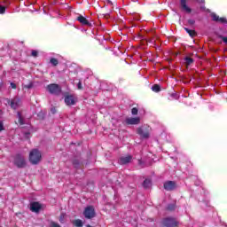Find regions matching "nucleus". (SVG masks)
Here are the masks:
<instances>
[{
  "label": "nucleus",
  "instance_id": "21",
  "mask_svg": "<svg viewBox=\"0 0 227 227\" xmlns=\"http://www.w3.org/2000/svg\"><path fill=\"white\" fill-rule=\"evenodd\" d=\"M211 17H212V20H214V22H219L220 17L217 16V14L212 13V14H211Z\"/></svg>",
  "mask_w": 227,
  "mask_h": 227
},
{
  "label": "nucleus",
  "instance_id": "14",
  "mask_svg": "<svg viewBox=\"0 0 227 227\" xmlns=\"http://www.w3.org/2000/svg\"><path fill=\"white\" fill-rule=\"evenodd\" d=\"M20 100L18 98L12 99L11 101V107L12 109H17L19 107Z\"/></svg>",
  "mask_w": 227,
  "mask_h": 227
},
{
  "label": "nucleus",
  "instance_id": "33",
  "mask_svg": "<svg viewBox=\"0 0 227 227\" xmlns=\"http://www.w3.org/2000/svg\"><path fill=\"white\" fill-rule=\"evenodd\" d=\"M11 88H12V90H17V84L11 82Z\"/></svg>",
  "mask_w": 227,
  "mask_h": 227
},
{
  "label": "nucleus",
  "instance_id": "10",
  "mask_svg": "<svg viewBox=\"0 0 227 227\" xmlns=\"http://www.w3.org/2000/svg\"><path fill=\"white\" fill-rule=\"evenodd\" d=\"M137 134L139 136H141L142 137H144V139H148V137H150V133L148 132V130H146L143 128L137 129Z\"/></svg>",
  "mask_w": 227,
  "mask_h": 227
},
{
  "label": "nucleus",
  "instance_id": "24",
  "mask_svg": "<svg viewBox=\"0 0 227 227\" xmlns=\"http://www.w3.org/2000/svg\"><path fill=\"white\" fill-rule=\"evenodd\" d=\"M6 12V7L0 5V14L3 15Z\"/></svg>",
  "mask_w": 227,
  "mask_h": 227
},
{
  "label": "nucleus",
  "instance_id": "17",
  "mask_svg": "<svg viewBox=\"0 0 227 227\" xmlns=\"http://www.w3.org/2000/svg\"><path fill=\"white\" fill-rule=\"evenodd\" d=\"M73 224H74V226H76V227H82L83 226L82 220H81V219L74 220L73 222Z\"/></svg>",
  "mask_w": 227,
  "mask_h": 227
},
{
  "label": "nucleus",
  "instance_id": "27",
  "mask_svg": "<svg viewBox=\"0 0 227 227\" xmlns=\"http://www.w3.org/2000/svg\"><path fill=\"white\" fill-rule=\"evenodd\" d=\"M50 227H61L59 223L55 222H51L50 223Z\"/></svg>",
  "mask_w": 227,
  "mask_h": 227
},
{
  "label": "nucleus",
  "instance_id": "2",
  "mask_svg": "<svg viewBox=\"0 0 227 227\" xmlns=\"http://www.w3.org/2000/svg\"><path fill=\"white\" fill-rule=\"evenodd\" d=\"M85 219H93L97 214L95 213V207L93 206H88L83 211Z\"/></svg>",
  "mask_w": 227,
  "mask_h": 227
},
{
  "label": "nucleus",
  "instance_id": "35",
  "mask_svg": "<svg viewBox=\"0 0 227 227\" xmlns=\"http://www.w3.org/2000/svg\"><path fill=\"white\" fill-rule=\"evenodd\" d=\"M2 130H4V126L3 125V122L0 121V132Z\"/></svg>",
  "mask_w": 227,
  "mask_h": 227
},
{
  "label": "nucleus",
  "instance_id": "30",
  "mask_svg": "<svg viewBox=\"0 0 227 227\" xmlns=\"http://www.w3.org/2000/svg\"><path fill=\"white\" fill-rule=\"evenodd\" d=\"M23 88H26L27 90H31V88H33V83H29L27 85H24Z\"/></svg>",
  "mask_w": 227,
  "mask_h": 227
},
{
  "label": "nucleus",
  "instance_id": "11",
  "mask_svg": "<svg viewBox=\"0 0 227 227\" xmlns=\"http://www.w3.org/2000/svg\"><path fill=\"white\" fill-rule=\"evenodd\" d=\"M65 102H66L67 106H74L75 98L72 95L66 96Z\"/></svg>",
  "mask_w": 227,
  "mask_h": 227
},
{
  "label": "nucleus",
  "instance_id": "23",
  "mask_svg": "<svg viewBox=\"0 0 227 227\" xmlns=\"http://www.w3.org/2000/svg\"><path fill=\"white\" fill-rule=\"evenodd\" d=\"M176 206L175 204H168L167 207V210H169L170 212H173V210H175Z\"/></svg>",
  "mask_w": 227,
  "mask_h": 227
},
{
  "label": "nucleus",
  "instance_id": "26",
  "mask_svg": "<svg viewBox=\"0 0 227 227\" xmlns=\"http://www.w3.org/2000/svg\"><path fill=\"white\" fill-rule=\"evenodd\" d=\"M218 22H220L221 24H227V20L226 18H220L218 20Z\"/></svg>",
  "mask_w": 227,
  "mask_h": 227
},
{
  "label": "nucleus",
  "instance_id": "37",
  "mask_svg": "<svg viewBox=\"0 0 227 227\" xmlns=\"http://www.w3.org/2000/svg\"><path fill=\"white\" fill-rule=\"evenodd\" d=\"M107 4H113V2H111L110 0H107Z\"/></svg>",
  "mask_w": 227,
  "mask_h": 227
},
{
  "label": "nucleus",
  "instance_id": "29",
  "mask_svg": "<svg viewBox=\"0 0 227 227\" xmlns=\"http://www.w3.org/2000/svg\"><path fill=\"white\" fill-rule=\"evenodd\" d=\"M31 56H33V58H36L38 56V51L33 50L32 53H31Z\"/></svg>",
  "mask_w": 227,
  "mask_h": 227
},
{
  "label": "nucleus",
  "instance_id": "28",
  "mask_svg": "<svg viewBox=\"0 0 227 227\" xmlns=\"http://www.w3.org/2000/svg\"><path fill=\"white\" fill-rule=\"evenodd\" d=\"M188 24L189 26H194V24H196V20L190 19L188 20Z\"/></svg>",
  "mask_w": 227,
  "mask_h": 227
},
{
  "label": "nucleus",
  "instance_id": "31",
  "mask_svg": "<svg viewBox=\"0 0 227 227\" xmlns=\"http://www.w3.org/2000/svg\"><path fill=\"white\" fill-rule=\"evenodd\" d=\"M73 164H74V168H79V160H74L73 161Z\"/></svg>",
  "mask_w": 227,
  "mask_h": 227
},
{
  "label": "nucleus",
  "instance_id": "5",
  "mask_svg": "<svg viewBox=\"0 0 227 227\" xmlns=\"http://www.w3.org/2000/svg\"><path fill=\"white\" fill-rule=\"evenodd\" d=\"M162 224L166 227H178V221L173 217H167L163 219Z\"/></svg>",
  "mask_w": 227,
  "mask_h": 227
},
{
  "label": "nucleus",
  "instance_id": "16",
  "mask_svg": "<svg viewBox=\"0 0 227 227\" xmlns=\"http://www.w3.org/2000/svg\"><path fill=\"white\" fill-rule=\"evenodd\" d=\"M184 30L186 31V33H188V35L194 38V36H196V31L194 30H191L187 27H184Z\"/></svg>",
  "mask_w": 227,
  "mask_h": 227
},
{
  "label": "nucleus",
  "instance_id": "32",
  "mask_svg": "<svg viewBox=\"0 0 227 227\" xmlns=\"http://www.w3.org/2000/svg\"><path fill=\"white\" fill-rule=\"evenodd\" d=\"M64 221H65V215L61 214L59 217V222L64 223Z\"/></svg>",
  "mask_w": 227,
  "mask_h": 227
},
{
  "label": "nucleus",
  "instance_id": "13",
  "mask_svg": "<svg viewBox=\"0 0 227 227\" xmlns=\"http://www.w3.org/2000/svg\"><path fill=\"white\" fill-rule=\"evenodd\" d=\"M77 20H79L82 24V26H91V23H90V21L82 15L78 16Z\"/></svg>",
  "mask_w": 227,
  "mask_h": 227
},
{
  "label": "nucleus",
  "instance_id": "22",
  "mask_svg": "<svg viewBox=\"0 0 227 227\" xmlns=\"http://www.w3.org/2000/svg\"><path fill=\"white\" fill-rule=\"evenodd\" d=\"M50 63H51V65H53V67H58V63H59V61H58L57 59L52 58V59H51Z\"/></svg>",
  "mask_w": 227,
  "mask_h": 227
},
{
  "label": "nucleus",
  "instance_id": "9",
  "mask_svg": "<svg viewBox=\"0 0 227 227\" xmlns=\"http://www.w3.org/2000/svg\"><path fill=\"white\" fill-rule=\"evenodd\" d=\"M129 162H132V156L130 155L122 156L119 159V164L121 165L129 164Z\"/></svg>",
  "mask_w": 227,
  "mask_h": 227
},
{
  "label": "nucleus",
  "instance_id": "4",
  "mask_svg": "<svg viewBox=\"0 0 227 227\" xmlns=\"http://www.w3.org/2000/svg\"><path fill=\"white\" fill-rule=\"evenodd\" d=\"M26 158L24 156L18 154L14 158V165H16L19 168H26Z\"/></svg>",
  "mask_w": 227,
  "mask_h": 227
},
{
  "label": "nucleus",
  "instance_id": "19",
  "mask_svg": "<svg viewBox=\"0 0 227 227\" xmlns=\"http://www.w3.org/2000/svg\"><path fill=\"white\" fill-rule=\"evenodd\" d=\"M17 116L20 125H24V118H22V114H20V112H18Z\"/></svg>",
  "mask_w": 227,
  "mask_h": 227
},
{
  "label": "nucleus",
  "instance_id": "20",
  "mask_svg": "<svg viewBox=\"0 0 227 227\" xmlns=\"http://www.w3.org/2000/svg\"><path fill=\"white\" fill-rule=\"evenodd\" d=\"M184 61H185L187 67H189V65H192V63H194V59H192L190 58V57H186V58L184 59Z\"/></svg>",
  "mask_w": 227,
  "mask_h": 227
},
{
  "label": "nucleus",
  "instance_id": "1",
  "mask_svg": "<svg viewBox=\"0 0 227 227\" xmlns=\"http://www.w3.org/2000/svg\"><path fill=\"white\" fill-rule=\"evenodd\" d=\"M42 160V153L38 149H34L29 153V161L31 164L36 165Z\"/></svg>",
  "mask_w": 227,
  "mask_h": 227
},
{
  "label": "nucleus",
  "instance_id": "8",
  "mask_svg": "<svg viewBox=\"0 0 227 227\" xmlns=\"http://www.w3.org/2000/svg\"><path fill=\"white\" fill-rule=\"evenodd\" d=\"M30 210L31 212L38 213L42 210V204L39 202H32L30 204Z\"/></svg>",
  "mask_w": 227,
  "mask_h": 227
},
{
  "label": "nucleus",
  "instance_id": "6",
  "mask_svg": "<svg viewBox=\"0 0 227 227\" xmlns=\"http://www.w3.org/2000/svg\"><path fill=\"white\" fill-rule=\"evenodd\" d=\"M125 121L127 125H139L141 123V117H128Z\"/></svg>",
  "mask_w": 227,
  "mask_h": 227
},
{
  "label": "nucleus",
  "instance_id": "34",
  "mask_svg": "<svg viewBox=\"0 0 227 227\" xmlns=\"http://www.w3.org/2000/svg\"><path fill=\"white\" fill-rule=\"evenodd\" d=\"M78 90H82V83L81 82H78L77 84Z\"/></svg>",
  "mask_w": 227,
  "mask_h": 227
},
{
  "label": "nucleus",
  "instance_id": "3",
  "mask_svg": "<svg viewBox=\"0 0 227 227\" xmlns=\"http://www.w3.org/2000/svg\"><path fill=\"white\" fill-rule=\"evenodd\" d=\"M46 90H48L51 95H59V93H61V87L56 83L47 85Z\"/></svg>",
  "mask_w": 227,
  "mask_h": 227
},
{
  "label": "nucleus",
  "instance_id": "36",
  "mask_svg": "<svg viewBox=\"0 0 227 227\" xmlns=\"http://www.w3.org/2000/svg\"><path fill=\"white\" fill-rule=\"evenodd\" d=\"M51 114H56V108H51Z\"/></svg>",
  "mask_w": 227,
  "mask_h": 227
},
{
  "label": "nucleus",
  "instance_id": "7",
  "mask_svg": "<svg viewBox=\"0 0 227 227\" xmlns=\"http://www.w3.org/2000/svg\"><path fill=\"white\" fill-rule=\"evenodd\" d=\"M176 189V183L175 181H168L164 184L165 191H175Z\"/></svg>",
  "mask_w": 227,
  "mask_h": 227
},
{
  "label": "nucleus",
  "instance_id": "12",
  "mask_svg": "<svg viewBox=\"0 0 227 227\" xmlns=\"http://www.w3.org/2000/svg\"><path fill=\"white\" fill-rule=\"evenodd\" d=\"M180 4L181 8H183V10L186 12V13H191V12H192V10L189 6H187V0H180Z\"/></svg>",
  "mask_w": 227,
  "mask_h": 227
},
{
  "label": "nucleus",
  "instance_id": "18",
  "mask_svg": "<svg viewBox=\"0 0 227 227\" xmlns=\"http://www.w3.org/2000/svg\"><path fill=\"white\" fill-rule=\"evenodd\" d=\"M152 90L153 91H154L155 93H159V91H160V85L159 84H154L152 86Z\"/></svg>",
  "mask_w": 227,
  "mask_h": 227
},
{
  "label": "nucleus",
  "instance_id": "25",
  "mask_svg": "<svg viewBox=\"0 0 227 227\" xmlns=\"http://www.w3.org/2000/svg\"><path fill=\"white\" fill-rule=\"evenodd\" d=\"M138 112H139V110H137V107H134L131 109V114H133V116H136Z\"/></svg>",
  "mask_w": 227,
  "mask_h": 227
},
{
  "label": "nucleus",
  "instance_id": "15",
  "mask_svg": "<svg viewBox=\"0 0 227 227\" xmlns=\"http://www.w3.org/2000/svg\"><path fill=\"white\" fill-rule=\"evenodd\" d=\"M143 187L145 189H150V187H152V181L150 179H145L143 183Z\"/></svg>",
  "mask_w": 227,
  "mask_h": 227
}]
</instances>
